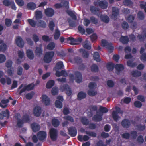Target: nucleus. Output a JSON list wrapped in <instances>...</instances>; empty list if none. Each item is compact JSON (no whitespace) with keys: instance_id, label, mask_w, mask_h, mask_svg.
Wrapping results in <instances>:
<instances>
[{"instance_id":"nucleus-1","label":"nucleus","mask_w":146,"mask_h":146,"mask_svg":"<svg viewBox=\"0 0 146 146\" xmlns=\"http://www.w3.org/2000/svg\"><path fill=\"white\" fill-rule=\"evenodd\" d=\"M115 110V111H113L112 112V115L114 120L116 122H117L118 119L120 118V117L118 115V114H122L123 112L121 111L119 107H116Z\"/></svg>"},{"instance_id":"nucleus-2","label":"nucleus","mask_w":146,"mask_h":146,"mask_svg":"<svg viewBox=\"0 0 146 146\" xmlns=\"http://www.w3.org/2000/svg\"><path fill=\"white\" fill-rule=\"evenodd\" d=\"M54 53L53 51H50L46 52L45 54L44 60L46 63H50L54 56Z\"/></svg>"},{"instance_id":"nucleus-3","label":"nucleus","mask_w":146,"mask_h":146,"mask_svg":"<svg viewBox=\"0 0 146 146\" xmlns=\"http://www.w3.org/2000/svg\"><path fill=\"white\" fill-rule=\"evenodd\" d=\"M60 90L62 91L66 90V92L68 96H70L72 94V90L69 86L66 84L60 86Z\"/></svg>"},{"instance_id":"nucleus-4","label":"nucleus","mask_w":146,"mask_h":146,"mask_svg":"<svg viewBox=\"0 0 146 146\" xmlns=\"http://www.w3.org/2000/svg\"><path fill=\"white\" fill-rule=\"evenodd\" d=\"M50 136L51 139L54 141H56L58 137V131L54 128L51 129L49 131Z\"/></svg>"},{"instance_id":"nucleus-5","label":"nucleus","mask_w":146,"mask_h":146,"mask_svg":"<svg viewBox=\"0 0 146 146\" xmlns=\"http://www.w3.org/2000/svg\"><path fill=\"white\" fill-rule=\"evenodd\" d=\"M76 82L78 83H81L82 80V76L81 73L78 71L75 72L74 73Z\"/></svg>"},{"instance_id":"nucleus-6","label":"nucleus","mask_w":146,"mask_h":146,"mask_svg":"<svg viewBox=\"0 0 146 146\" xmlns=\"http://www.w3.org/2000/svg\"><path fill=\"white\" fill-rule=\"evenodd\" d=\"M68 134L72 137L76 136L77 134V130L75 127L71 126L68 129Z\"/></svg>"},{"instance_id":"nucleus-7","label":"nucleus","mask_w":146,"mask_h":146,"mask_svg":"<svg viewBox=\"0 0 146 146\" xmlns=\"http://www.w3.org/2000/svg\"><path fill=\"white\" fill-rule=\"evenodd\" d=\"M103 115L102 113L97 111L96 114L93 116L92 119L95 122L100 121L102 119Z\"/></svg>"},{"instance_id":"nucleus-8","label":"nucleus","mask_w":146,"mask_h":146,"mask_svg":"<svg viewBox=\"0 0 146 146\" xmlns=\"http://www.w3.org/2000/svg\"><path fill=\"white\" fill-rule=\"evenodd\" d=\"M44 13L46 16L47 17H51L54 14V11L52 8H48L45 9Z\"/></svg>"},{"instance_id":"nucleus-9","label":"nucleus","mask_w":146,"mask_h":146,"mask_svg":"<svg viewBox=\"0 0 146 146\" xmlns=\"http://www.w3.org/2000/svg\"><path fill=\"white\" fill-rule=\"evenodd\" d=\"M10 113L8 110L2 111L0 113V119H3L4 117L8 119L9 117Z\"/></svg>"},{"instance_id":"nucleus-10","label":"nucleus","mask_w":146,"mask_h":146,"mask_svg":"<svg viewBox=\"0 0 146 146\" xmlns=\"http://www.w3.org/2000/svg\"><path fill=\"white\" fill-rule=\"evenodd\" d=\"M116 73L117 75H119L120 73L123 70L124 67L123 65L121 64H117L115 65Z\"/></svg>"},{"instance_id":"nucleus-11","label":"nucleus","mask_w":146,"mask_h":146,"mask_svg":"<svg viewBox=\"0 0 146 146\" xmlns=\"http://www.w3.org/2000/svg\"><path fill=\"white\" fill-rule=\"evenodd\" d=\"M33 112L35 116L37 117L40 116L42 112L41 108L38 106L34 108Z\"/></svg>"},{"instance_id":"nucleus-12","label":"nucleus","mask_w":146,"mask_h":146,"mask_svg":"<svg viewBox=\"0 0 146 146\" xmlns=\"http://www.w3.org/2000/svg\"><path fill=\"white\" fill-rule=\"evenodd\" d=\"M122 126L125 128H128L131 126V122L130 120L127 119H124L121 122Z\"/></svg>"},{"instance_id":"nucleus-13","label":"nucleus","mask_w":146,"mask_h":146,"mask_svg":"<svg viewBox=\"0 0 146 146\" xmlns=\"http://www.w3.org/2000/svg\"><path fill=\"white\" fill-rule=\"evenodd\" d=\"M17 45L21 48H23L24 46V42L22 38L20 36L17 37L15 40Z\"/></svg>"},{"instance_id":"nucleus-14","label":"nucleus","mask_w":146,"mask_h":146,"mask_svg":"<svg viewBox=\"0 0 146 146\" xmlns=\"http://www.w3.org/2000/svg\"><path fill=\"white\" fill-rule=\"evenodd\" d=\"M37 136L38 139L40 141H42L46 138V133L45 131H40L38 133Z\"/></svg>"},{"instance_id":"nucleus-15","label":"nucleus","mask_w":146,"mask_h":146,"mask_svg":"<svg viewBox=\"0 0 146 146\" xmlns=\"http://www.w3.org/2000/svg\"><path fill=\"white\" fill-rule=\"evenodd\" d=\"M98 5L101 8L104 9L107 8L108 3L106 0H103L98 2Z\"/></svg>"},{"instance_id":"nucleus-16","label":"nucleus","mask_w":146,"mask_h":146,"mask_svg":"<svg viewBox=\"0 0 146 146\" xmlns=\"http://www.w3.org/2000/svg\"><path fill=\"white\" fill-rule=\"evenodd\" d=\"M119 13L118 9L116 7H113L112 8V15L115 19H116Z\"/></svg>"},{"instance_id":"nucleus-17","label":"nucleus","mask_w":146,"mask_h":146,"mask_svg":"<svg viewBox=\"0 0 146 146\" xmlns=\"http://www.w3.org/2000/svg\"><path fill=\"white\" fill-rule=\"evenodd\" d=\"M42 102L46 105L47 106L50 105V100L46 95H43L42 96Z\"/></svg>"},{"instance_id":"nucleus-18","label":"nucleus","mask_w":146,"mask_h":146,"mask_svg":"<svg viewBox=\"0 0 146 146\" xmlns=\"http://www.w3.org/2000/svg\"><path fill=\"white\" fill-rule=\"evenodd\" d=\"M26 54L27 57L30 60H33L34 58L33 51L31 49H28L26 51Z\"/></svg>"},{"instance_id":"nucleus-19","label":"nucleus","mask_w":146,"mask_h":146,"mask_svg":"<svg viewBox=\"0 0 146 146\" xmlns=\"http://www.w3.org/2000/svg\"><path fill=\"white\" fill-rule=\"evenodd\" d=\"M31 128L34 132H36L38 131L40 129V126L35 123H33L31 125Z\"/></svg>"},{"instance_id":"nucleus-20","label":"nucleus","mask_w":146,"mask_h":146,"mask_svg":"<svg viewBox=\"0 0 146 146\" xmlns=\"http://www.w3.org/2000/svg\"><path fill=\"white\" fill-rule=\"evenodd\" d=\"M67 75V73L64 70H62L61 71H56V75L57 77H60L62 76H66Z\"/></svg>"},{"instance_id":"nucleus-21","label":"nucleus","mask_w":146,"mask_h":146,"mask_svg":"<svg viewBox=\"0 0 146 146\" xmlns=\"http://www.w3.org/2000/svg\"><path fill=\"white\" fill-rule=\"evenodd\" d=\"M42 52L43 50L41 47H36L35 53L37 56L38 57L40 56L42 54Z\"/></svg>"},{"instance_id":"nucleus-22","label":"nucleus","mask_w":146,"mask_h":146,"mask_svg":"<svg viewBox=\"0 0 146 146\" xmlns=\"http://www.w3.org/2000/svg\"><path fill=\"white\" fill-rule=\"evenodd\" d=\"M27 7L29 10H34L36 8V5L33 2H29L27 4Z\"/></svg>"},{"instance_id":"nucleus-23","label":"nucleus","mask_w":146,"mask_h":146,"mask_svg":"<svg viewBox=\"0 0 146 146\" xmlns=\"http://www.w3.org/2000/svg\"><path fill=\"white\" fill-rule=\"evenodd\" d=\"M120 40L123 44H126L129 41L128 37L127 36H121L120 39Z\"/></svg>"},{"instance_id":"nucleus-24","label":"nucleus","mask_w":146,"mask_h":146,"mask_svg":"<svg viewBox=\"0 0 146 146\" xmlns=\"http://www.w3.org/2000/svg\"><path fill=\"white\" fill-rule=\"evenodd\" d=\"M86 94L82 91L79 92L77 95V99L78 100L85 98L86 97Z\"/></svg>"},{"instance_id":"nucleus-25","label":"nucleus","mask_w":146,"mask_h":146,"mask_svg":"<svg viewBox=\"0 0 146 146\" xmlns=\"http://www.w3.org/2000/svg\"><path fill=\"white\" fill-rule=\"evenodd\" d=\"M105 47H106V48L108 49L109 52L111 53L113 52L114 47L112 43H108V42Z\"/></svg>"},{"instance_id":"nucleus-26","label":"nucleus","mask_w":146,"mask_h":146,"mask_svg":"<svg viewBox=\"0 0 146 146\" xmlns=\"http://www.w3.org/2000/svg\"><path fill=\"white\" fill-rule=\"evenodd\" d=\"M37 25L38 27L45 28L46 26V24L44 21L39 20L38 21Z\"/></svg>"},{"instance_id":"nucleus-27","label":"nucleus","mask_w":146,"mask_h":146,"mask_svg":"<svg viewBox=\"0 0 146 146\" xmlns=\"http://www.w3.org/2000/svg\"><path fill=\"white\" fill-rule=\"evenodd\" d=\"M114 64L112 62L108 63L106 65L107 68L108 70L110 71H111L115 67Z\"/></svg>"},{"instance_id":"nucleus-28","label":"nucleus","mask_w":146,"mask_h":146,"mask_svg":"<svg viewBox=\"0 0 146 146\" xmlns=\"http://www.w3.org/2000/svg\"><path fill=\"white\" fill-rule=\"evenodd\" d=\"M67 39L68 41H70V44L71 45H74L78 44V43H76V39L73 37H69L67 38Z\"/></svg>"},{"instance_id":"nucleus-29","label":"nucleus","mask_w":146,"mask_h":146,"mask_svg":"<svg viewBox=\"0 0 146 146\" xmlns=\"http://www.w3.org/2000/svg\"><path fill=\"white\" fill-rule=\"evenodd\" d=\"M80 52H82V55L83 58H88L89 56L88 52L85 50L80 49L79 50Z\"/></svg>"},{"instance_id":"nucleus-30","label":"nucleus","mask_w":146,"mask_h":146,"mask_svg":"<svg viewBox=\"0 0 146 146\" xmlns=\"http://www.w3.org/2000/svg\"><path fill=\"white\" fill-rule=\"evenodd\" d=\"M91 71L93 72H98L99 68L96 64H93L90 67Z\"/></svg>"},{"instance_id":"nucleus-31","label":"nucleus","mask_w":146,"mask_h":146,"mask_svg":"<svg viewBox=\"0 0 146 146\" xmlns=\"http://www.w3.org/2000/svg\"><path fill=\"white\" fill-rule=\"evenodd\" d=\"M52 123L53 126L54 127H57L60 125V121L58 119L54 118L52 120Z\"/></svg>"},{"instance_id":"nucleus-32","label":"nucleus","mask_w":146,"mask_h":146,"mask_svg":"<svg viewBox=\"0 0 146 146\" xmlns=\"http://www.w3.org/2000/svg\"><path fill=\"white\" fill-rule=\"evenodd\" d=\"M55 82L54 80H51L48 81L46 85V88L50 89L52 88Z\"/></svg>"},{"instance_id":"nucleus-33","label":"nucleus","mask_w":146,"mask_h":146,"mask_svg":"<svg viewBox=\"0 0 146 146\" xmlns=\"http://www.w3.org/2000/svg\"><path fill=\"white\" fill-rule=\"evenodd\" d=\"M83 46L84 48L86 49L90 50L91 49V46L90 43H88V41L86 40L83 43Z\"/></svg>"},{"instance_id":"nucleus-34","label":"nucleus","mask_w":146,"mask_h":146,"mask_svg":"<svg viewBox=\"0 0 146 146\" xmlns=\"http://www.w3.org/2000/svg\"><path fill=\"white\" fill-rule=\"evenodd\" d=\"M89 108L90 111V113L91 114V116L93 115V112L97 111V108L96 106L91 105L89 107Z\"/></svg>"},{"instance_id":"nucleus-35","label":"nucleus","mask_w":146,"mask_h":146,"mask_svg":"<svg viewBox=\"0 0 146 146\" xmlns=\"http://www.w3.org/2000/svg\"><path fill=\"white\" fill-rule=\"evenodd\" d=\"M90 10L92 13L94 14H97L99 11V9L93 6L90 7Z\"/></svg>"},{"instance_id":"nucleus-36","label":"nucleus","mask_w":146,"mask_h":146,"mask_svg":"<svg viewBox=\"0 0 146 146\" xmlns=\"http://www.w3.org/2000/svg\"><path fill=\"white\" fill-rule=\"evenodd\" d=\"M93 58L94 60L97 62H100L101 61L100 58V55L99 53L97 52H94L93 55Z\"/></svg>"},{"instance_id":"nucleus-37","label":"nucleus","mask_w":146,"mask_h":146,"mask_svg":"<svg viewBox=\"0 0 146 146\" xmlns=\"http://www.w3.org/2000/svg\"><path fill=\"white\" fill-rule=\"evenodd\" d=\"M132 76L134 77H138L141 75V72L138 70H134L132 72Z\"/></svg>"},{"instance_id":"nucleus-38","label":"nucleus","mask_w":146,"mask_h":146,"mask_svg":"<svg viewBox=\"0 0 146 146\" xmlns=\"http://www.w3.org/2000/svg\"><path fill=\"white\" fill-rule=\"evenodd\" d=\"M101 19L102 21L106 23H108L110 21L109 17L106 15L102 16L101 17Z\"/></svg>"},{"instance_id":"nucleus-39","label":"nucleus","mask_w":146,"mask_h":146,"mask_svg":"<svg viewBox=\"0 0 146 146\" xmlns=\"http://www.w3.org/2000/svg\"><path fill=\"white\" fill-rule=\"evenodd\" d=\"M60 36V32L57 29H56L54 33V38L55 40L58 39Z\"/></svg>"},{"instance_id":"nucleus-40","label":"nucleus","mask_w":146,"mask_h":146,"mask_svg":"<svg viewBox=\"0 0 146 146\" xmlns=\"http://www.w3.org/2000/svg\"><path fill=\"white\" fill-rule=\"evenodd\" d=\"M62 102L59 100H57L56 101L55 104V106L58 108L61 109L62 107Z\"/></svg>"},{"instance_id":"nucleus-41","label":"nucleus","mask_w":146,"mask_h":146,"mask_svg":"<svg viewBox=\"0 0 146 146\" xmlns=\"http://www.w3.org/2000/svg\"><path fill=\"white\" fill-rule=\"evenodd\" d=\"M35 16L36 19H41L42 17V12L40 11H36Z\"/></svg>"},{"instance_id":"nucleus-42","label":"nucleus","mask_w":146,"mask_h":146,"mask_svg":"<svg viewBox=\"0 0 146 146\" xmlns=\"http://www.w3.org/2000/svg\"><path fill=\"white\" fill-rule=\"evenodd\" d=\"M99 111L100 112L99 113H107L108 110L107 108L106 107H103L101 106H100L99 107Z\"/></svg>"},{"instance_id":"nucleus-43","label":"nucleus","mask_w":146,"mask_h":146,"mask_svg":"<svg viewBox=\"0 0 146 146\" xmlns=\"http://www.w3.org/2000/svg\"><path fill=\"white\" fill-rule=\"evenodd\" d=\"M12 22V20L6 18L5 20V24L7 27H10L11 25Z\"/></svg>"},{"instance_id":"nucleus-44","label":"nucleus","mask_w":146,"mask_h":146,"mask_svg":"<svg viewBox=\"0 0 146 146\" xmlns=\"http://www.w3.org/2000/svg\"><path fill=\"white\" fill-rule=\"evenodd\" d=\"M56 68L59 70L62 69L64 67V65L62 62H59L56 64Z\"/></svg>"},{"instance_id":"nucleus-45","label":"nucleus","mask_w":146,"mask_h":146,"mask_svg":"<svg viewBox=\"0 0 146 146\" xmlns=\"http://www.w3.org/2000/svg\"><path fill=\"white\" fill-rule=\"evenodd\" d=\"M55 44L54 42H50L47 46V48L48 50H52L55 48Z\"/></svg>"},{"instance_id":"nucleus-46","label":"nucleus","mask_w":146,"mask_h":146,"mask_svg":"<svg viewBox=\"0 0 146 146\" xmlns=\"http://www.w3.org/2000/svg\"><path fill=\"white\" fill-rule=\"evenodd\" d=\"M85 133L87 135L92 137H95L97 136L96 133L92 131H86Z\"/></svg>"},{"instance_id":"nucleus-47","label":"nucleus","mask_w":146,"mask_h":146,"mask_svg":"<svg viewBox=\"0 0 146 146\" xmlns=\"http://www.w3.org/2000/svg\"><path fill=\"white\" fill-rule=\"evenodd\" d=\"M125 5L130 6H132L133 3L131 0H124L123 2Z\"/></svg>"},{"instance_id":"nucleus-48","label":"nucleus","mask_w":146,"mask_h":146,"mask_svg":"<svg viewBox=\"0 0 146 146\" xmlns=\"http://www.w3.org/2000/svg\"><path fill=\"white\" fill-rule=\"evenodd\" d=\"M127 65L129 67H134L137 65V64L135 62L133 63L132 61L129 60L127 62Z\"/></svg>"},{"instance_id":"nucleus-49","label":"nucleus","mask_w":146,"mask_h":146,"mask_svg":"<svg viewBox=\"0 0 146 146\" xmlns=\"http://www.w3.org/2000/svg\"><path fill=\"white\" fill-rule=\"evenodd\" d=\"M7 49V45L5 43H3L0 45V52H5Z\"/></svg>"},{"instance_id":"nucleus-50","label":"nucleus","mask_w":146,"mask_h":146,"mask_svg":"<svg viewBox=\"0 0 146 146\" xmlns=\"http://www.w3.org/2000/svg\"><path fill=\"white\" fill-rule=\"evenodd\" d=\"M81 122L83 124L85 125H88L89 123L88 119L85 117H82L81 118Z\"/></svg>"},{"instance_id":"nucleus-51","label":"nucleus","mask_w":146,"mask_h":146,"mask_svg":"<svg viewBox=\"0 0 146 146\" xmlns=\"http://www.w3.org/2000/svg\"><path fill=\"white\" fill-rule=\"evenodd\" d=\"M63 118L65 120L69 121L71 122L72 123L74 122V119L73 118L70 116H65L63 117Z\"/></svg>"},{"instance_id":"nucleus-52","label":"nucleus","mask_w":146,"mask_h":146,"mask_svg":"<svg viewBox=\"0 0 146 146\" xmlns=\"http://www.w3.org/2000/svg\"><path fill=\"white\" fill-rule=\"evenodd\" d=\"M27 89V91H30L32 90L35 87V85L33 83H31L27 86H25Z\"/></svg>"},{"instance_id":"nucleus-53","label":"nucleus","mask_w":146,"mask_h":146,"mask_svg":"<svg viewBox=\"0 0 146 146\" xmlns=\"http://www.w3.org/2000/svg\"><path fill=\"white\" fill-rule=\"evenodd\" d=\"M58 90L56 87H54L51 90V93L53 95H57L58 94Z\"/></svg>"},{"instance_id":"nucleus-54","label":"nucleus","mask_w":146,"mask_h":146,"mask_svg":"<svg viewBox=\"0 0 146 146\" xmlns=\"http://www.w3.org/2000/svg\"><path fill=\"white\" fill-rule=\"evenodd\" d=\"M22 120L24 122L27 123L30 121V119L29 116L27 115H23Z\"/></svg>"},{"instance_id":"nucleus-55","label":"nucleus","mask_w":146,"mask_h":146,"mask_svg":"<svg viewBox=\"0 0 146 146\" xmlns=\"http://www.w3.org/2000/svg\"><path fill=\"white\" fill-rule=\"evenodd\" d=\"M23 121L22 120L19 119L17 120V126L19 128H21L23 125L24 123Z\"/></svg>"},{"instance_id":"nucleus-56","label":"nucleus","mask_w":146,"mask_h":146,"mask_svg":"<svg viewBox=\"0 0 146 146\" xmlns=\"http://www.w3.org/2000/svg\"><path fill=\"white\" fill-rule=\"evenodd\" d=\"M121 137L123 138L129 139L130 137V135L129 133L125 132L122 134Z\"/></svg>"},{"instance_id":"nucleus-57","label":"nucleus","mask_w":146,"mask_h":146,"mask_svg":"<svg viewBox=\"0 0 146 146\" xmlns=\"http://www.w3.org/2000/svg\"><path fill=\"white\" fill-rule=\"evenodd\" d=\"M131 136L133 139H135L137 136V132L135 131H131Z\"/></svg>"},{"instance_id":"nucleus-58","label":"nucleus","mask_w":146,"mask_h":146,"mask_svg":"<svg viewBox=\"0 0 146 146\" xmlns=\"http://www.w3.org/2000/svg\"><path fill=\"white\" fill-rule=\"evenodd\" d=\"M122 28L124 29H127L129 27L128 23L126 21H123L121 24Z\"/></svg>"},{"instance_id":"nucleus-59","label":"nucleus","mask_w":146,"mask_h":146,"mask_svg":"<svg viewBox=\"0 0 146 146\" xmlns=\"http://www.w3.org/2000/svg\"><path fill=\"white\" fill-rule=\"evenodd\" d=\"M90 19L91 22L95 24H97L98 23V20L94 16H92L90 17Z\"/></svg>"},{"instance_id":"nucleus-60","label":"nucleus","mask_w":146,"mask_h":146,"mask_svg":"<svg viewBox=\"0 0 146 146\" xmlns=\"http://www.w3.org/2000/svg\"><path fill=\"white\" fill-rule=\"evenodd\" d=\"M138 18L141 20H143L144 18V15L143 13L141 11H139L137 14Z\"/></svg>"},{"instance_id":"nucleus-61","label":"nucleus","mask_w":146,"mask_h":146,"mask_svg":"<svg viewBox=\"0 0 146 146\" xmlns=\"http://www.w3.org/2000/svg\"><path fill=\"white\" fill-rule=\"evenodd\" d=\"M29 24L33 27H34L36 25V23L35 21L31 19H28L27 20Z\"/></svg>"},{"instance_id":"nucleus-62","label":"nucleus","mask_w":146,"mask_h":146,"mask_svg":"<svg viewBox=\"0 0 146 146\" xmlns=\"http://www.w3.org/2000/svg\"><path fill=\"white\" fill-rule=\"evenodd\" d=\"M78 30L79 32L82 35H84L85 33V29L80 25H79L78 27Z\"/></svg>"},{"instance_id":"nucleus-63","label":"nucleus","mask_w":146,"mask_h":146,"mask_svg":"<svg viewBox=\"0 0 146 146\" xmlns=\"http://www.w3.org/2000/svg\"><path fill=\"white\" fill-rule=\"evenodd\" d=\"M55 26V24L53 21H50L49 24V27L50 30L53 31L54 29V27Z\"/></svg>"},{"instance_id":"nucleus-64","label":"nucleus","mask_w":146,"mask_h":146,"mask_svg":"<svg viewBox=\"0 0 146 146\" xmlns=\"http://www.w3.org/2000/svg\"><path fill=\"white\" fill-rule=\"evenodd\" d=\"M74 60L75 62L77 64H80L82 62L81 58L78 56L75 57L74 58Z\"/></svg>"}]
</instances>
